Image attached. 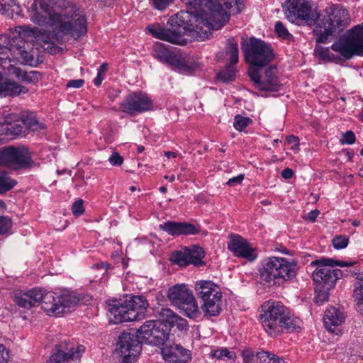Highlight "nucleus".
<instances>
[{"label": "nucleus", "instance_id": "34", "mask_svg": "<svg viewBox=\"0 0 363 363\" xmlns=\"http://www.w3.org/2000/svg\"><path fill=\"white\" fill-rule=\"evenodd\" d=\"M21 9L16 0H0V14L13 18L20 15Z\"/></svg>", "mask_w": 363, "mask_h": 363}, {"label": "nucleus", "instance_id": "40", "mask_svg": "<svg viewBox=\"0 0 363 363\" xmlns=\"http://www.w3.org/2000/svg\"><path fill=\"white\" fill-rule=\"evenodd\" d=\"M212 357L220 360H230L234 362L236 359V354L234 351L229 350L225 347H221L212 350L210 353Z\"/></svg>", "mask_w": 363, "mask_h": 363}, {"label": "nucleus", "instance_id": "26", "mask_svg": "<svg viewBox=\"0 0 363 363\" xmlns=\"http://www.w3.org/2000/svg\"><path fill=\"white\" fill-rule=\"evenodd\" d=\"M21 119L22 123L26 128V131L28 133L29 131L32 132H44L47 126L46 125L40 121L36 116V114L30 111H23L21 114Z\"/></svg>", "mask_w": 363, "mask_h": 363}, {"label": "nucleus", "instance_id": "61", "mask_svg": "<svg viewBox=\"0 0 363 363\" xmlns=\"http://www.w3.org/2000/svg\"><path fill=\"white\" fill-rule=\"evenodd\" d=\"M286 141L289 144H294V146L297 147L299 145L298 138L295 135H289L286 138Z\"/></svg>", "mask_w": 363, "mask_h": 363}, {"label": "nucleus", "instance_id": "13", "mask_svg": "<svg viewBox=\"0 0 363 363\" xmlns=\"http://www.w3.org/2000/svg\"><path fill=\"white\" fill-rule=\"evenodd\" d=\"M152 55L160 62L175 67L181 73L189 74L195 69L194 63L187 61L181 55L170 51L162 43L154 45Z\"/></svg>", "mask_w": 363, "mask_h": 363}, {"label": "nucleus", "instance_id": "31", "mask_svg": "<svg viewBox=\"0 0 363 363\" xmlns=\"http://www.w3.org/2000/svg\"><path fill=\"white\" fill-rule=\"evenodd\" d=\"M156 327V320H150L145 322L136 332V335L140 343H147L150 345V340H152V335Z\"/></svg>", "mask_w": 363, "mask_h": 363}, {"label": "nucleus", "instance_id": "5", "mask_svg": "<svg viewBox=\"0 0 363 363\" xmlns=\"http://www.w3.org/2000/svg\"><path fill=\"white\" fill-rule=\"evenodd\" d=\"M348 11L341 4H333L318 15L314 33L318 43H326L343 31L350 23Z\"/></svg>", "mask_w": 363, "mask_h": 363}, {"label": "nucleus", "instance_id": "12", "mask_svg": "<svg viewBox=\"0 0 363 363\" xmlns=\"http://www.w3.org/2000/svg\"><path fill=\"white\" fill-rule=\"evenodd\" d=\"M284 10L286 18L296 25H311L314 22L312 8L305 0H286Z\"/></svg>", "mask_w": 363, "mask_h": 363}, {"label": "nucleus", "instance_id": "3", "mask_svg": "<svg viewBox=\"0 0 363 363\" xmlns=\"http://www.w3.org/2000/svg\"><path fill=\"white\" fill-rule=\"evenodd\" d=\"M13 301L21 308L30 309L39 303L42 308L49 315H60L65 313L66 309L74 308L79 298L71 294L61 295L52 292L45 293L41 289H32L26 291H16Z\"/></svg>", "mask_w": 363, "mask_h": 363}, {"label": "nucleus", "instance_id": "57", "mask_svg": "<svg viewBox=\"0 0 363 363\" xmlns=\"http://www.w3.org/2000/svg\"><path fill=\"white\" fill-rule=\"evenodd\" d=\"M84 84V80L82 79L70 80L67 82V86L70 88H80Z\"/></svg>", "mask_w": 363, "mask_h": 363}, {"label": "nucleus", "instance_id": "47", "mask_svg": "<svg viewBox=\"0 0 363 363\" xmlns=\"http://www.w3.org/2000/svg\"><path fill=\"white\" fill-rule=\"evenodd\" d=\"M12 227L11 219L8 216H0V235L7 233Z\"/></svg>", "mask_w": 363, "mask_h": 363}, {"label": "nucleus", "instance_id": "49", "mask_svg": "<svg viewBox=\"0 0 363 363\" xmlns=\"http://www.w3.org/2000/svg\"><path fill=\"white\" fill-rule=\"evenodd\" d=\"M174 0H150L152 7L159 11L165 10Z\"/></svg>", "mask_w": 363, "mask_h": 363}, {"label": "nucleus", "instance_id": "62", "mask_svg": "<svg viewBox=\"0 0 363 363\" xmlns=\"http://www.w3.org/2000/svg\"><path fill=\"white\" fill-rule=\"evenodd\" d=\"M108 65L103 63L99 68L97 69V73L103 75L107 71Z\"/></svg>", "mask_w": 363, "mask_h": 363}, {"label": "nucleus", "instance_id": "16", "mask_svg": "<svg viewBox=\"0 0 363 363\" xmlns=\"http://www.w3.org/2000/svg\"><path fill=\"white\" fill-rule=\"evenodd\" d=\"M248 74L253 82L256 89L260 91H277L279 89L280 84L277 77V69L269 67L264 76H261L259 69L255 67H250Z\"/></svg>", "mask_w": 363, "mask_h": 363}, {"label": "nucleus", "instance_id": "14", "mask_svg": "<svg viewBox=\"0 0 363 363\" xmlns=\"http://www.w3.org/2000/svg\"><path fill=\"white\" fill-rule=\"evenodd\" d=\"M84 350L83 345H76L65 339L55 345V352L47 363H77L80 360Z\"/></svg>", "mask_w": 363, "mask_h": 363}, {"label": "nucleus", "instance_id": "15", "mask_svg": "<svg viewBox=\"0 0 363 363\" xmlns=\"http://www.w3.org/2000/svg\"><path fill=\"white\" fill-rule=\"evenodd\" d=\"M141 343L136 335L123 333L119 337L116 349L122 358L121 363H133L141 351Z\"/></svg>", "mask_w": 363, "mask_h": 363}, {"label": "nucleus", "instance_id": "28", "mask_svg": "<svg viewBox=\"0 0 363 363\" xmlns=\"http://www.w3.org/2000/svg\"><path fill=\"white\" fill-rule=\"evenodd\" d=\"M222 294H213V297L202 301L201 310L206 316H217L221 312Z\"/></svg>", "mask_w": 363, "mask_h": 363}, {"label": "nucleus", "instance_id": "2", "mask_svg": "<svg viewBox=\"0 0 363 363\" xmlns=\"http://www.w3.org/2000/svg\"><path fill=\"white\" fill-rule=\"evenodd\" d=\"M228 21V15L213 10L211 18L204 16L196 11L182 10L171 19L177 25L172 28L159 26H148L147 29L155 38L168 41L173 44L185 45L190 39L203 40L208 38L211 30H218Z\"/></svg>", "mask_w": 363, "mask_h": 363}, {"label": "nucleus", "instance_id": "18", "mask_svg": "<svg viewBox=\"0 0 363 363\" xmlns=\"http://www.w3.org/2000/svg\"><path fill=\"white\" fill-rule=\"evenodd\" d=\"M229 238L228 249L235 257L246 259L250 262L257 259V254L255 249L251 246L246 239L239 235H231Z\"/></svg>", "mask_w": 363, "mask_h": 363}, {"label": "nucleus", "instance_id": "20", "mask_svg": "<svg viewBox=\"0 0 363 363\" xmlns=\"http://www.w3.org/2000/svg\"><path fill=\"white\" fill-rule=\"evenodd\" d=\"M164 360L171 363H188L191 359V352L177 344H165L162 348Z\"/></svg>", "mask_w": 363, "mask_h": 363}, {"label": "nucleus", "instance_id": "39", "mask_svg": "<svg viewBox=\"0 0 363 363\" xmlns=\"http://www.w3.org/2000/svg\"><path fill=\"white\" fill-rule=\"evenodd\" d=\"M18 78L28 83H36L40 79L41 74L37 71L26 72L17 68L15 72Z\"/></svg>", "mask_w": 363, "mask_h": 363}, {"label": "nucleus", "instance_id": "38", "mask_svg": "<svg viewBox=\"0 0 363 363\" xmlns=\"http://www.w3.org/2000/svg\"><path fill=\"white\" fill-rule=\"evenodd\" d=\"M189 261L190 264L195 266H203L205 262L203 259L205 257V252L201 247L194 245L191 248H189Z\"/></svg>", "mask_w": 363, "mask_h": 363}, {"label": "nucleus", "instance_id": "63", "mask_svg": "<svg viewBox=\"0 0 363 363\" xmlns=\"http://www.w3.org/2000/svg\"><path fill=\"white\" fill-rule=\"evenodd\" d=\"M103 79H104V78H103L102 75L97 73V75L94 80V83L96 86H99L101 85Z\"/></svg>", "mask_w": 363, "mask_h": 363}, {"label": "nucleus", "instance_id": "19", "mask_svg": "<svg viewBox=\"0 0 363 363\" xmlns=\"http://www.w3.org/2000/svg\"><path fill=\"white\" fill-rule=\"evenodd\" d=\"M159 228L173 237L193 235L199 233V228L188 222L167 220L160 224Z\"/></svg>", "mask_w": 363, "mask_h": 363}, {"label": "nucleus", "instance_id": "54", "mask_svg": "<svg viewBox=\"0 0 363 363\" xmlns=\"http://www.w3.org/2000/svg\"><path fill=\"white\" fill-rule=\"evenodd\" d=\"M108 161L113 166H121L123 162V158L118 152H115L109 157Z\"/></svg>", "mask_w": 363, "mask_h": 363}, {"label": "nucleus", "instance_id": "17", "mask_svg": "<svg viewBox=\"0 0 363 363\" xmlns=\"http://www.w3.org/2000/svg\"><path fill=\"white\" fill-rule=\"evenodd\" d=\"M120 110L131 116L150 110L152 101L142 92H133L120 103Z\"/></svg>", "mask_w": 363, "mask_h": 363}, {"label": "nucleus", "instance_id": "23", "mask_svg": "<svg viewBox=\"0 0 363 363\" xmlns=\"http://www.w3.org/2000/svg\"><path fill=\"white\" fill-rule=\"evenodd\" d=\"M345 319V316L344 313L340 309L333 306L328 308L323 316V322L325 328L336 335L340 332L338 326L344 323Z\"/></svg>", "mask_w": 363, "mask_h": 363}, {"label": "nucleus", "instance_id": "53", "mask_svg": "<svg viewBox=\"0 0 363 363\" xmlns=\"http://www.w3.org/2000/svg\"><path fill=\"white\" fill-rule=\"evenodd\" d=\"M13 61L9 57H0V67L8 72H11V69H15L13 65Z\"/></svg>", "mask_w": 363, "mask_h": 363}, {"label": "nucleus", "instance_id": "35", "mask_svg": "<svg viewBox=\"0 0 363 363\" xmlns=\"http://www.w3.org/2000/svg\"><path fill=\"white\" fill-rule=\"evenodd\" d=\"M4 129L6 130L7 133L11 135L18 136L27 135L26 128L21 122V116L18 119L14 120L13 121H9V119H7Z\"/></svg>", "mask_w": 363, "mask_h": 363}, {"label": "nucleus", "instance_id": "25", "mask_svg": "<svg viewBox=\"0 0 363 363\" xmlns=\"http://www.w3.org/2000/svg\"><path fill=\"white\" fill-rule=\"evenodd\" d=\"M192 295V291L184 284H176L170 287L167 292L169 300L177 307Z\"/></svg>", "mask_w": 363, "mask_h": 363}, {"label": "nucleus", "instance_id": "41", "mask_svg": "<svg viewBox=\"0 0 363 363\" xmlns=\"http://www.w3.org/2000/svg\"><path fill=\"white\" fill-rule=\"evenodd\" d=\"M226 56L229 57L230 65H235L238 62V45L234 39L228 40Z\"/></svg>", "mask_w": 363, "mask_h": 363}, {"label": "nucleus", "instance_id": "37", "mask_svg": "<svg viewBox=\"0 0 363 363\" xmlns=\"http://www.w3.org/2000/svg\"><path fill=\"white\" fill-rule=\"evenodd\" d=\"M189 255V248L184 247L181 250L172 252L171 260L181 267L187 266L190 264Z\"/></svg>", "mask_w": 363, "mask_h": 363}, {"label": "nucleus", "instance_id": "8", "mask_svg": "<svg viewBox=\"0 0 363 363\" xmlns=\"http://www.w3.org/2000/svg\"><path fill=\"white\" fill-rule=\"evenodd\" d=\"M187 6L188 10L196 11L204 16L211 18V12L218 11H223L228 15V19L231 14L240 13L244 9V0H181Z\"/></svg>", "mask_w": 363, "mask_h": 363}, {"label": "nucleus", "instance_id": "51", "mask_svg": "<svg viewBox=\"0 0 363 363\" xmlns=\"http://www.w3.org/2000/svg\"><path fill=\"white\" fill-rule=\"evenodd\" d=\"M356 137L354 133L352 130H347L342 135V138L340 141L342 145H352L354 143Z\"/></svg>", "mask_w": 363, "mask_h": 363}, {"label": "nucleus", "instance_id": "30", "mask_svg": "<svg viewBox=\"0 0 363 363\" xmlns=\"http://www.w3.org/2000/svg\"><path fill=\"white\" fill-rule=\"evenodd\" d=\"M28 89L22 85L18 84L17 82L5 79L3 80L2 77L0 79V96H17L22 93H27Z\"/></svg>", "mask_w": 363, "mask_h": 363}, {"label": "nucleus", "instance_id": "32", "mask_svg": "<svg viewBox=\"0 0 363 363\" xmlns=\"http://www.w3.org/2000/svg\"><path fill=\"white\" fill-rule=\"evenodd\" d=\"M178 308L189 318L196 319L201 317V311L194 295L184 301Z\"/></svg>", "mask_w": 363, "mask_h": 363}, {"label": "nucleus", "instance_id": "58", "mask_svg": "<svg viewBox=\"0 0 363 363\" xmlns=\"http://www.w3.org/2000/svg\"><path fill=\"white\" fill-rule=\"evenodd\" d=\"M244 179L243 174H239L237 177H234L233 178H230L227 184L230 186H234L236 184H240Z\"/></svg>", "mask_w": 363, "mask_h": 363}, {"label": "nucleus", "instance_id": "1", "mask_svg": "<svg viewBox=\"0 0 363 363\" xmlns=\"http://www.w3.org/2000/svg\"><path fill=\"white\" fill-rule=\"evenodd\" d=\"M30 12L33 23L51 28L52 32L40 33L38 28L16 27L9 35H0V53L21 52L26 36L42 41L45 50L55 53V44H62L69 39L77 40L87 33V20L84 10L70 0H34Z\"/></svg>", "mask_w": 363, "mask_h": 363}, {"label": "nucleus", "instance_id": "22", "mask_svg": "<svg viewBox=\"0 0 363 363\" xmlns=\"http://www.w3.org/2000/svg\"><path fill=\"white\" fill-rule=\"evenodd\" d=\"M155 315L161 318L163 321H166L169 325V328L177 325L178 329L181 331H186L189 328L188 322L178 316L170 308L164 306H158L155 308Z\"/></svg>", "mask_w": 363, "mask_h": 363}, {"label": "nucleus", "instance_id": "46", "mask_svg": "<svg viewBox=\"0 0 363 363\" xmlns=\"http://www.w3.org/2000/svg\"><path fill=\"white\" fill-rule=\"evenodd\" d=\"M330 289H326L325 288H322L321 286H317L316 295L315 297V303L321 305L324 303L325 301L329 299V293L328 291Z\"/></svg>", "mask_w": 363, "mask_h": 363}, {"label": "nucleus", "instance_id": "21", "mask_svg": "<svg viewBox=\"0 0 363 363\" xmlns=\"http://www.w3.org/2000/svg\"><path fill=\"white\" fill-rule=\"evenodd\" d=\"M108 317L109 321L113 324L132 321L133 312H129L125 301L120 303L113 301L112 304L108 306Z\"/></svg>", "mask_w": 363, "mask_h": 363}, {"label": "nucleus", "instance_id": "27", "mask_svg": "<svg viewBox=\"0 0 363 363\" xmlns=\"http://www.w3.org/2000/svg\"><path fill=\"white\" fill-rule=\"evenodd\" d=\"M160 320H156V327L152 335V340H150V345H165L167 341L169 338L170 328L166 321Z\"/></svg>", "mask_w": 363, "mask_h": 363}, {"label": "nucleus", "instance_id": "52", "mask_svg": "<svg viewBox=\"0 0 363 363\" xmlns=\"http://www.w3.org/2000/svg\"><path fill=\"white\" fill-rule=\"evenodd\" d=\"M72 211L76 216H79L84 212L83 201L82 199L77 200L72 204Z\"/></svg>", "mask_w": 363, "mask_h": 363}, {"label": "nucleus", "instance_id": "55", "mask_svg": "<svg viewBox=\"0 0 363 363\" xmlns=\"http://www.w3.org/2000/svg\"><path fill=\"white\" fill-rule=\"evenodd\" d=\"M9 357V350L4 345L0 344V363H7Z\"/></svg>", "mask_w": 363, "mask_h": 363}, {"label": "nucleus", "instance_id": "9", "mask_svg": "<svg viewBox=\"0 0 363 363\" xmlns=\"http://www.w3.org/2000/svg\"><path fill=\"white\" fill-rule=\"evenodd\" d=\"M352 262L337 261L331 258H323L311 262V266L318 268L313 273V279L321 286L322 288L331 289L336 284L337 279L342 277V272L339 269H333L335 266L349 267Z\"/></svg>", "mask_w": 363, "mask_h": 363}, {"label": "nucleus", "instance_id": "4", "mask_svg": "<svg viewBox=\"0 0 363 363\" xmlns=\"http://www.w3.org/2000/svg\"><path fill=\"white\" fill-rule=\"evenodd\" d=\"M260 323L264 331L272 337L283 333H292L300 328L301 320L289 315L286 307L280 302H270L262 307Z\"/></svg>", "mask_w": 363, "mask_h": 363}, {"label": "nucleus", "instance_id": "29", "mask_svg": "<svg viewBox=\"0 0 363 363\" xmlns=\"http://www.w3.org/2000/svg\"><path fill=\"white\" fill-rule=\"evenodd\" d=\"M195 290L199 298L204 301L213 294L221 293L219 286L211 281L201 280L196 283Z\"/></svg>", "mask_w": 363, "mask_h": 363}, {"label": "nucleus", "instance_id": "45", "mask_svg": "<svg viewBox=\"0 0 363 363\" xmlns=\"http://www.w3.org/2000/svg\"><path fill=\"white\" fill-rule=\"evenodd\" d=\"M16 184V182L10 179L6 174H0V193L11 189Z\"/></svg>", "mask_w": 363, "mask_h": 363}, {"label": "nucleus", "instance_id": "48", "mask_svg": "<svg viewBox=\"0 0 363 363\" xmlns=\"http://www.w3.org/2000/svg\"><path fill=\"white\" fill-rule=\"evenodd\" d=\"M349 239L346 236H336L333 240L334 248L341 250L345 248L348 245Z\"/></svg>", "mask_w": 363, "mask_h": 363}, {"label": "nucleus", "instance_id": "24", "mask_svg": "<svg viewBox=\"0 0 363 363\" xmlns=\"http://www.w3.org/2000/svg\"><path fill=\"white\" fill-rule=\"evenodd\" d=\"M125 302L129 312H133L131 320H138L143 318L145 315L148 307L147 301L142 296H133L129 299H125Z\"/></svg>", "mask_w": 363, "mask_h": 363}, {"label": "nucleus", "instance_id": "59", "mask_svg": "<svg viewBox=\"0 0 363 363\" xmlns=\"http://www.w3.org/2000/svg\"><path fill=\"white\" fill-rule=\"evenodd\" d=\"M319 213L320 211L318 210L311 211L307 214L306 218L311 222H315Z\"/></svg>", "mask_w": 363, "mask_h": 363}, {"label": "nucleus", "instance_id": "7", "mask_svg": "<svg viewBox=\"0 0 363 363\" xmlns=\"http://www.w3.org/2000/svg\"><path fill=\"white\" fill-rule=\"evenodd\" d=\"M331 50L340 56L341 61L354 55L363 57V23L350 29L331 45Z\"/></svg>", "mask_w": 363, "mask_h": 363}, {"label": "nucleus", "instance_id": "60", "mask_svg": "<svg viewBox=\"0 0 363 363\" xmlns=\"http://www.w3.org/2000/svg\"><path fill=\"white\" fill-rule=\"evenodd\" d=\"M294 175V171L290 168H285L281 172V177L286 179H291Z\"/></svg>", "mask_w": 363, "mask_h": 363}, {"label": "nucleus", "instance_id": "42", "mask_svg": "<svg viewBox=\"0 0 363 363\" xmlns=\"http://www.w3.org/2000/svg\"><path fill=\"white\" fill-rule=\"evenodd\" d=\"M274 30L277 36L282 40L290 43L294 40V36L289 32L286 27L281 21L276 22L274 25Z\"/></svg>", "mask_w": 363, "mask_h": 363}, {"label": "nucleus", "instance_id": "36", "mask_svg": "<svg viewBox=\"0 0 363 363\" xmlns=\"http://www.w3.org/2000/svg\"><path fill=\"white\" fill-rule=\"evenodd\" d=\"M314 51L315 55L325 62H333L335 63L341 62L340 56L337 54L333 53L328 48L316 45Z\"/></svg>", "mask_w": 363, "mask_h": 363}, {"label": "nucleus", "instance_id": "43", "mask_svg": "<svg viewBox=\"0 0 363 363\" xmlns=\"http://www.w3.org/2000/svg\"><path fill=\"white\" fill-rule=\"evenodd\" d=\"M233 65L226 66L225 69L217 74V78L223 82H228L233 81L235 77V69L232 67Z\"/></svg>", "mask_w": 363, "mask_h": 363}, {"label": "nucleus", "instance_id": "56", "mask_svg": "<svg viewBox=\"0 0 363 363\" xmlns=\"http://www.w3.org/2000/svg\"><path fill=\"white\" fill-rule=\"evenodd\" d=\"M242 356L244 363H253L255 360V355L253 352L249 350H243Z\"/></svg>", "mask_w": 363, "mask_h": 363}, {"label": "nucleus", "instance_id": "50", "mask_svg": "<svg viewBox=\"0 0 363 363\" xmlns=\"http://www.w3.org/2000/svg\"><path fill=\"white\" fill-rule=\"evenodd\" d=\"M276 354L266 351H261L257 353V357L261 363H272Z\"/></svg>", "mask_w": 363, "mask_h": 363}, {"label": "nucleus", "instance_id": "33", "mask_svg": "<svg viewBox=\"0 0 363 363\" xmlns=\"http://www.w3.org/2000/svg\"><path fill=\"white\" fill-rule=\"evenodd\" d=\"M356 281L354 284V298L357 311L363 315V272L354 273Z\"/></svg>", "mask_w": 363, "mask_h": 363}, {"label": "nucleus", "instance_id": "11", "mask_svg": "<svg viewBox=\"0 0 363 363\" xmlns=\"http://www.w3.org/2000/svg\"><path fill=\"white\" fill-rule=\"evenodd\" d=\"M33 161L28 148L9 146L0 150V165H4L13 169L28 168Z\"/></svg>", "mask_w": 363, "mask_h": 363}, {"label": "nucleus", "instance_id": "44", "mask_svg": "<svg viewBox=\"0 0 363 363\" xmlns=\"http://www.w3.org/2000/svg\"><path fill=\"white\" fill-rule=\"evenodd\" d=\"M252 123V120L250 118L237 115L234 118L233 126L238 131L241 132Z\"/></svg>", "mask_w": 363, "mask_h": 363}, {"label": "nucleus", "instance_id": "64", "mask_svg": "<svg viewBox=\"0 0 363 363\" xmlns=\"http://www.w3.org/2000/svg\"><path fill=\"white\" fill-rule=\"evenodd\" d=\"M272 363H286L282 358L276 355Z\"/></svg>", "mask_w": 363, "mask_h": 363}, {"label": "nucleus", "instance_id": "6", "mask_svg": "<svg viewBox=\"0 0 363 363\" xmlns=\"http://www.w3.org/2000/svg\"><path fill=\"white\" fill-rule=\"evenodd\" d=\"M297 269V263L294 259L270 257L260 262L258 272L263 285L274 286L294 278Z\"/></svg>", "mask_w": 363, "mask_h": 363}, {"label": "nucleus", "instance_id": "10", "mask_svg": "<svg viewBox=\"0 0 363 363\" xmlns=\"http://www.w3.org/2000/svg\"><path fill=\"white\" fill-rule=\"evenodd\" d=\"M241 47L245 61L251 65L250 67L257 69L267 65L274 57L271 45L255 37L242 41Z\"/></svg>", "mask_w": 363, "mask_h": 363}]
</instances>
